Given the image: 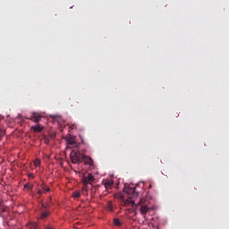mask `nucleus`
<instances>
[{
  "mask_svg": "<svg viewBox=\"0 0 229 229\" xmlns=\"http://www.w3.org/2000/svg\"><path fill=\"white\" fill-rule=\"evenodd\" d=\"M47 229H53V228H51V227H47Z\"/></svg>",
  "mask_w": 229,
  "mask_h": 229,
  "instance_id": "5701e85b",
  "label": "nucleus"
},
{
  "mask_svg": "<svg viewBox=\"0 0 229 229\" xmlns=\"http://www.w3.org/2000/svg\"><path fill=\"white\" fill-rule=\"evenodd\" d=\"M38 194H39V195L42 194V191L38 190Z\"/></svg>",
  "mask_w": 229,
  "mask_h": 229,
  "instance_id": "4be33fe9",
  "label": "nucleus"
},
{
  "mask_svg": "<svg viewBox=\"0 0 229 229\" xmlns=\"http://www.w3.org/2000/svg\"><path fill=\"white\" fill-rule=\"evenodd\" d=\"M51 212H49V210H43L40 213V216L38 217V219H41L42 221L47 219L48 216H50Z\"/></svg>",
  "mask_w": 229,
  "mask_h": 229,
  "instance_id": "423d86ee",
  "label": "nucleus"
},
{
  "mask_svg": "<svg viewBox=\"0 0 229 229\" xmlns=\"http://www.w3.org/2000/svg\"><path fill=\"white\" fill-rule=\"evenodd\" d=\"M80 196H81V194L80 193V191H74V192H73V198H80Z\"/></svg>",
  "mask_w": 229,
  "mask_h": 229,
  "instance_id": "f3484780",
  "label": "nucleus"
},
{
  "mask_svg": "<svg viewBox=\"0 0 229 229\" xmlns=\"http://www.w3.org/2000/svg\"><path fill=\"white\" fill-rule=\"evenodd\" d=\"M40 159L39 158H37L35 161H34V165L35 167H40Z\"/></svg>",
  "mask_w": 229,
  "mask_h": 229,
  "instance_id": "2eb2a0df",
  "label": "nucleus"
},
{
  "mask_svg": "<svg viewBox=\"0 0 229 229\" xmlns=\"http://www.w3.org/2000/svg\"><path fill=\"white\" fill-rule=\"evenodd\" d=\"M123 192H125L126 194H129V196H131L130 198L139 197V192L135 191V188H131L130 186H125L123 188Z\"/></svg>",
  "mask_w": 229,
  "mask_h": 229,
  "instance_id": "7ed1b4c3",
  "label": "nucleus"
},
{
  "mask_svg": "<svg viewBox=\"0 0 229 229\" xmlns=\"http://www.w3.org/2000/svg\"><path fill=\"white\" fill-rule=\"evenodd\" d=\"M85 164H88V165H94V160L92 159V157H87L85 156V157H83V161Z\"/></svg>",
  "mask_w": 229,
  "mask_h": 229,
  "instance_id": "1a4fd4ad",
  "label": "nucleus"
},
{
  "mask_svg": "<svg viewBox=\"0 0 229 229\" xmlns=\"http://www.w3.org/2000/svg\"><path fill=\"white\" fill-rule=\"evenodd\" d=\"M48 207H49L48 205L42 204V208H45V210H47V208H48Z\"/></svg>",
  "mask_w": 229,
  "mask_h": 229,
  "instance_id": "6ab92c4d",
  "label": "nucleus"
},
{
  "mask_svg": "<svg viewBox=\"0 0 229 229\" xmlns=\"http://www.w3.org/2000/svg\"><path fill=\"white\" fill-rule=\"evenodd\" d=\"M41 187H42V190H43L45 192H49L50 189L48 188L47 185L42 184Z\"/></svg>",
  "mask_w": 229,
  "mask_h": 229,
  "instance_id": "dca6fc26",
  "label": "nucleus"
},
{
  "mask_svg": "<svg viewBox=\"0 0 229 229\" xmlns=\"http://www.w3.org/2000/svg\"><path fill=\"white\" fill-rule=\"evenodd\" d=\"M45 144H49V139L45 138Z\"/></svg>",
  "mask_w": 229,
  "mask_h": 229,
  "instance_id": "aec40b11",
  "label": "nucleus"
},
{
  "mask_svg": "<svg viewBox=\"0 0 229 229\" xmlns=\"http://www.w3.org/2000/svg\"><path fill=\"white\" fill-rule=\"evenodd\" d=\"M29 177H30V178H35V175H34L33 174H29Z\"/></svg>",
  "mask_w": 229,
  "mask_h": 229,
  "instance_id": "412c9836",
  "label": "nucleus"
},
{
  "mask_svg": "<svg viewBox=\"0 0 229 229\" xmlns=\"http://www.w3.org/2000/svg\"><path fill=\"white\" fill-rule=\"evenodd\" d=\"M6 134V131L0 127V140L4 138V136Z\"/></svg>",
  "mask_w": 229,
  "mask_h": 229,
  "instance_id": "4468645a",
  "label": "nucleus"
},
{
  "mask_svg": "<svg viewBox=\"0 0 229 229\" xmlns=\"http://www.w3.org/2000/svg\"><path fill=\"white\" fill-rule=\"evenodd\" d=\"M70 158L72 164H81L83 158H85V155L81 154L80 150H72L70 154Z\"/></svg>",
  "mask_w": 229,
  "mask_h": 229,
  "instance_id": "f03ea898",
  "label": "nucleus"
},
{
  "mask_svg": "<svg viewBox=\"0 0 229 229\" xmlns=\"http://www.w3.org/2000/svg\"><path fill=\"white\" fill-rule=\"evenodd\" d=\"M131 205H135V207H140V212L142 216H146L149 210H151V206H149V200L148 199H141L138 204H135V200H130Z\"/></svg>",
  "mask_w": 229,
  "mask_h": 229,
  "instance_id": "f257e3e1",
  "label": "nucleus"
},
{
  "mask_svg": "<svg viewBox=\"0 0 229 229\" xmlns=\"http://www.w3.org/2000/svg\"><path fill=\"white\" fill-rule=\"evenodd\" d=\"M102 184L104 185L105 189H110L112 188V185H114V181L112 180H104L102 182Z\"/></svg>",
  "mask_w": 229,
  "mask_h": 229,
  "instance_id": "0eeeda50",
  "label": "nucleus"
},
{
  "mask_svg": "<svg viewBox=\"0 0 229 229\" xmlns=\"http://www.w3.org/2000/svg\"><path fill=\"white\" fill-rule=\"evenodd\" d=\"M30 120L32 121V123H40V121L42 120V114L40 113L33 112L30 115Z\"/></svg>",
  "mask_w": 229,
  "mask_h": 229,
  "instance_id": "20e7f679",
  "label": "nucleus"
},
{
  "mask_svg": "<svg viewBox=\"0 0 229 229\" xmlns=\"http://www.w3.org/2000/svg\"><path fill=\"white\" fill-rule=\"evenodd\" d=\"M149 189H151V185H149Z\"/></svg>",
  "mask_w": 229,
  "mask_h": 229,
  "instance_id": "b1692460",
  "label": "nucleus"
},
{
  "mask_svg": "<svg viewBox=\"0 0 229 229\" xmlns=\"http://www.w3.org/2000/svg\"><path fill=\"white\" fill-rule=\"evenodd\" d=\"M66 142L69 144V146H76V140H74V137L72 136L67 137Z\"/></svg>",
  "mask_w": 229,
  "mask_h": 229,
  "instance_id": "6e6552de",
  "label": "nucleus"
},
{
  "mask_svg": "<svg viewBox=\"0 0 229 229\" xmlns=\"http://www.w3.org/2000/svg\"><path fill=\"white\" fill-rule=\"evenodd\" d=\"M106 208L109 212H114V206L112 204V201H108L106 203Z\"/></svg>",
  "mask_w": 229,
  "mask_h": 229,
  "instance_id": "f8f14e48",
  "label": "nucleus"
},
{
  "mask_svg": "<svg viewBox=\"0 0 229 229\" xmlns=\"http://www.w3.org/2000/svg\"><path fill=\"white\" fill-rule=\"evenodd\" d=\"M96 180L94 175L92 174H88V176H85L82 178V183H88L89 185H92V182Z\"/></svg>",
  "mask_w": 229,
  "mask_h": 229,
  "instance_id": "39448f33",
  "label": "nucleus"
},
{
  "mask_svg": "<svg viewBox=\"0 0 229 229\" xmlns=\"http://www.w3.org/2000/svg\"><path fill=\"white\" fill-rule=\"evenodd\" d=\"M24 189H28L29 191H31V189H33V186L27 183L24 185Z\"/></svg>",
  "mask_w": 229,
  "mask_h": 229,
  "instance_id": "a211bd4d",
  "label": "nucleus"
},
{
  "mask_svg": "<svg viewBox=\"0 0 229 229\" xmlns=\"http://www.w3.org/2000/svg\"><path fill=\"white\" fill-rule=\"evenodd\" d=\"M114 225H115V226H122L123 223H121V221L119 220V218H114Z\"/></svg>",
  "mask_w": 229,
  "mask_h": 229,
  "instance_id": "ddd939ff",
  "label": "nucleus"
},
{
  "mask_svg": "<svg viewBox=\"0 0 229 229\" xmlns=\"http://www.w3.org/2000/svg\"><path fill=\"white\" fill-rule=\"evenodd\" d=\"M83 187L81 189V192L83 196H88L89 194V183L82 182Z\"/></svg>",
  "mask_w": 229,
  "mask_h": 229,
  "instance_id": "9d476101",
  "label": "nucleus"
},
{
  "mask_svg": "<svg viewBox=\"0 0 229 229\" xmlns=\"http://www.w3.org/2000/svg\"><path fill=\"white\" fill-rule=\"evenodd\" d=\"M30 130H32L33 131H35L36 133H40L42 131V130H44V127L40 126V125H34L30 128Z\"/></svg>",
  "mask_w": 229,
  "mask_h": 229,
  "instance_id": "9b49d317",
  "label": "nucleus"
}]
</instances>
